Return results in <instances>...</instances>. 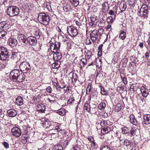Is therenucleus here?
Masks as SVG:
<instances>
[{
    "mask_svg": "<svg viewBox=\"0 0 150 150\" xmlns=\"http://www.w3.org/2000/svg\"><path fill=\"white\" fill-rule=\"evenodd\" d=\"M9 54L7 49L3 47H0V59L6 60L9 57Z\"/></svg>",
    "mask_w": 150,
    "mask_h": 150,
    "instance_id": "20e7f679",
    "label": "nucleus"
},
{
    "mask_svg": "<svg viewBox=\"0 0 150 150\" xmlns=\"http://www.w3.org/2000/svg\"><path fill=\"white\" fill-rule=\"evenodd\" d=\"M38 20L40 23L47 25L48 24L50 21V16L45 13H41L38 16Z\"/></svg>",
    "mask_w": 150,
    "mask_h": 150,
    "instance_id": "f257e3e1",
    "label": "nucleus"
},
{
    "mask_svg": "<svg viewBox=\"0 0 150 150\" xmlns=\"http://www.w3.org/2000/svg\"><path fill=\"white\" fill-rule=\"evenodd\" d=\"M120 77L124 83L126 84L127 83L126 76L125 74L124 73H120Z\"/></svg>",
    "mask_w": 150,
    "mask_h": 150,
    "instance_id": "c756f323",
    "label": "nucleus"
},
{
    "mask_svg": "<svg viewBox=\"0 0 150 150\" xmlns=\"http://www.w3.org/2000/svg\"><path fill=\"white\" fill-rule=\"evenodd\" d=\"M125 47V46L124 45H122L120 47V48L119 49V50L120 51H121L123 49V48L124 47Z\"/></svg>",
    "mask_w": 150,
    "mask_h": 150,
    "instance_id": "69168bd1",
    "label": "nucleus"
},
{
    "mask_svg": "<svg viewBox=\"0 0 150 150\" xmlns=\"http://www.w3.org/2000/svg\"><path fill=\"white\" fill-rule=\"evenodd\" d=\"M132 143L131 140H129L127 139H125L124 142V144L127 146L130 145Z\"/></svg>",
    "mask_w": 150,
    "mask_h": 150,
    "instance_id": "f704fd0d",
    "label": "nucleus"
},
{
    "mask_svg": "<svg viewBox=\"0 0 150 150\" xmlns=\"http://www.w3.org/2000/svg\"><path fill=\"white\" fill-rule=\"evenodd\" d=\"M47 91L49 93H51L52 90V88L50 86H48L46 88Z\"/></svg>",
    "mask_w": 150,
    "mask_h": 150,
    "instance_id": "3c124183",
    "label": "nucleus"
},
{
    "mask_svg": "<svg viewBox=\"0 0 150 150\" xmlns=\"http://www.w3.org/2000/svg\"><path fill=\"white\" fill-rule=\"evenodd\" d=\"M9 44L11 47H14L17 44V40L13 38H10L8 40Z\"/></svg>",
    "mask_w": 150,
    "mask_h": 150,
    "instance_id": "dca6fc26",
    "label": "nucleus"
},
{
    "mask_svg": "<svg viewBox=\"0 0 150 150\" xmlns=\"http://www.w3.org/2000/svg\"><path fill=\"white\" fill-rule=\"evenodd\" d=\"M7 112L10 117H14L17 115L16 112L14 109H11L8 110L7 111Z\"/></svg>",
    "mask_w": 150,
    "mask_h": 150,
    "instance_id": "4be33fe9",
    "label": "nucleus"
},
{
    "mask_svg": "<svg viewBox=\"0 0 150 150\" xmlns=\"http://www.w3.org/2000/svg\"><path fill=\"white\" fill-rule=\"evenodd\" d=\"M25 77L24 75L20 72L17 78L16 79L17 81L19 82H21L25 79Z\"/></svg>",
    "mask_w": 150,
    "mask_h": 150,
    "instance_id": "b1692460",
    "label": "nucleus"
},
{
    "mask_svg": "<svg viewBox=\"0 0 150 150\" xmlns=\"http://www.w3.org/2000/svg\"><path fill=\"white\" fill-rule=\"evenodd\" d=\"M70 75H72V77L71 78L72 79V81L73 83L76 82V80L78 78V77L76 73H70Z\"/></svg>",
    "mask_w": 150,
    "mask_h": 150,
    "instance_id": "bb28decb",
    "label": "nucleus"
},
{
    "mask_svg": "<svg viewBox=\"0 0 150 150\" xmlns=\"http://www.w3.org/2000/svg\"><path fill=\"white\" fill-rule=\"evenodd\" d=\"M107 122L103 120V121H101L100 123V125H106L107 124Z\"/></svg>",
    "mask_w": 150,
    "mask_h": 150,
    "instance_id": "0e129e2a",
    "label": "nucleus"
},
{
    "mask_svg": "<svg viewBox=\"0 0 150 150\" xmlns=\"http://www.w3.org/2000/svg\"><path fill=\"white\" fill-rule=\"evenodd\" d=\"M20 73L18 69H14L11 72L10 77L13 79H16Z\"/></svg>",
    "mask_w": 150,
    "mask_h": 150,
    "instance_id": "0eeeda50",
    "label": "nucleus"
},
{
    "mask_svg": "<svg viewBox=\"0 0 150 150\" xmlns=\"http://www.w3.org/2000/svg\"><path fill=\"white\" fill-rule=\"evenodd\" d=\"M23 100L21 96L18 97L16 100V104L19 105H22L23 104Z\"/></svg>",
    "mask_w": 150,
    "mask_h": 150,
    "instance_id": "393cba45",
    "label": "nucleus"
},
{
    "mask_svg": "<svg viewBox=\"0 0 150 150\" xmlns=\"http://www.w3.org/2000/svg\"><path fill=\"white\" fill-rule=\"evenodd\" d=\"M51 97H50L49 98L50 99V100H56V99H57V98L56 96H54V97L53 96H52V95H51Z\"/></svg>",
    "mask_w": 150,
    "mask_h": 150,
    "instance_id": "680f3d73",
    "label": "nucleus"
},
{
    "mask_svg": "<svg viewBox=\"0 0 150 150\" xmlns=\"http://www.w3.org/2000/svg\"><path fill=\"white\" fill-rule=\"evenodd\" d=\"M97 17L95 16H92L88 19L90 25L92 27H95L98 22Z\"/></svg>",
    "mask_w": 150,
    "mask_h": 150,
    "instance_id": "1a4fd4ad",
    "label": "nucleus"
},
{
    "mask_svg": "<svg viewBox=\"0 0 150 150\" xmlns=\"http://www.w3.org/2000/svg\"><path fill=\"white\" fill-rule=\"evenodd\" d=\"M18 54L17 53L13 52L12 53V55L11 58L13 59H17V56Z\"/></svg>",
    "mask_w": 150,
    "mask_h": 150,
    "instance_id": "a19ab883",
    "label": "nucleus"
},
{
    "mask_svg": "<svg viewBox=\"0 0 150 150\" xmlns=\"http://www.w3.org/2000/svg\"><path fill=\"white\" fill-rule=\"evenodd\" d=\"M67 31L68 34L71 37L75 36L78 33L77 29L71 26L67 27Z\"/></svg>",
    "mask_w": 150,
    "mask_h": 150,
    "instance_id": "39448f33",
    "label": "nucleus"
},
{
    "mask_svg": "<svg viewBox=\"0 0 150 150\" xmlns=\"http://www.w3.org/2000/svg\"><path fill=\"white\" fill-rule=\"evenodd\" d=\"M62 146L61 145H59V146H58L57 148H56L55 149H54V150H62Z\"/></svg>",
    "mask_w": 150,
    "mask_h": 150,
    "instance_id": "bf43d9fd",
    "label": "nucleus"
},
{
    "mask_svg": "<svg viewBox=\"0 0 150 150\" xmlns=\"http://www.w3.org/2000/svg\"><path fill=\"white\" fill-rule=\"evenodd\" d=\"M74 100V99L73 98H71L68 100L67 101V103L68 104H71L72 103V102Z\"/></svg>",
    "mask_w": 150,
    "mask_h": 150,
    "instance_id": "603ef678",
    "label": "nucleus"
},
{
    "mask_svg": "<svg viewBox=\"0 0 150 150\" xmlns=\"http://www.w3.org/2000/svg\"><path fill=\"white\" fill-rule=\"evenodd\" d=\"M41 121L42 122L41 123L44 127L47 128L50 126L51 125H52L51 122L45 117L42 118L41 119Z\"/></svg>",
    "mask_w": 150,
    "mask_h": 150,
    "instance_id": "9d476101",
    "label": "nucleus"
},
{
    "mask_svg": "<svg viewBox=\"0 0 150 150\" xmlns=\"http://www.w3.org/2000/svg\"><path fill=\"white\" fill-rule=\"evenodd\" d=\"M17 39L18 41L21 43V44L22 43H25L26 42L27 40L26 37L23 34H21L18 35Z\"/></svg>",
    "mask_w": 150,
    "mask_h": 150,
    "instance_id": "2eb2a0df",
    "label": "nucleus"
},
{
    "mask_svg": "<svg viewBox=\"0 0 150 150\" xmlns=\"http://www.w3.org/2000/svg\"><path fill=\"white\" fill-rule=\"evenodd\" d=\"M64 110L63 109H61L59 110L58 111V113L59 114L61 115H63L64 114Z\"/></svg>",
    "mask_w": 150,
    "mask_h": 150,
    "instance_id": "79ce46f5",
    "label": "nucleus"
},
{
    "mask_svg": "<svg viewBox=\"0 0 150 150\" xmlns=\"http://www.w3.org/2000/svg\"><path fill=\"white\" fill-rule=\"evenodd\" d=\"M81 61L83 63V64L85 65L86 64V59L84 58H82L81 59Z\"/></svg>",
    "mask_w": 150,
    "mask_h": 150,
    "instance_id": "4d7b16f0",
    "label": "nucleus"
},
{
    "mask_svg": "<svg viewBox=\"0 0 150 150\" xmlns=\"http://www.w3.org/2000/svg\"><path fill=\"white\" fill-rule=\"evenodd\" d=\"M7 34L6 32L5 31H2L0 32V38H2L4 37Z\"/></svg>",
    "mask_w": 150,
    "mask_h": 150,
    "instance_id": "ea45409f",
    "label": "nucleus"
},
{
    "mask_svg": "<svg viewBox=\"0 0 150 150\" xmlns=\"http://www.w3.org/2000/svg\"><path fill=\"white\" fill-rule=\"evenodd\" d=\"M34 34L36 37V38H37L38 39L39 38L40 36L41 35V33L38 30L35 31Z\"/></svg>",
    "mask_w": 150,
    "mask_h": 150,
    "instance_id": "473e14b6",
    "label": "nucleus"
},
{
    "mask_svg": "<svg viewBox=\"0 0 150 150\" xmlns=\"http://www.w3.org/2000/svg\"><path fill=\"white\" fill-rule=\"evenodd\" d=\"M148 8L146 4L143 5L140 9V13L142 16H146L148 12Z\"/></svg>",
    "mask_w": 150,
    "mask_h": 150,
    "instance_id": "9b49d317",
    "label": "nucleus"
},
{
    "mask_svg": "<svg viewBox=\"0 0 150 150\" xmlns=\"http://www.w3.org/2000/svg\"><path fill=\"white\" fill-rule=\"evenodd\" d=\"M19 68L20 71L22 72L26 73L30 71V67L28 62H23L20 64Z\"/></svg>",
    "mask_w": 150,
    "mask_h": 150,
    "instance_id": "7ed1b4c3",
    "label": "nucleus"
},
{
    "mask_svg": "<svg viewBox=\"0 0 150 150\" xmlns=\"http://www.w3.org/2000/svg\"><path fill=\"white\" fill-rule=\"evenodd\" d=\"M27 42L31 45H35L37 42L36 38L32 36L28 37L27 39Z\"/></svg>",
    "mask_w": 150,
    "mask_h": 150,
    "instance_id": "f8f14e48",
    "label": "nucleus"
},
{
    "mask_svg": "<svg viewBox=\"0 0 150 150\" xmlns=\"http://www.w3.org/2000/svg\"><path fill=\"white\" fill-rule=\"evenodd\" d=\"M122 109L121 105L120 103L117 104L115 108V111L118 112L120 111Z\"/></svg>",
    "mask_w": 150,
    "mask_h": 150,
    "instance_id": "2f4dec72",
    "label": "nucleus"
},
{
    "mask_svg": "<svg viewBox=\"0 0 150 150\" xmlns=\"http://www.w3.org/2000/svg\"><path fill=\"white\" fill-rule=\"evenodd\" d=\"M19 12V9L16 6H10L8 7L7 10L8 15L11 17L18 15Z\"/></svg>",
    "mask_w": 150,
    "mask_h": 150,
    "instance_id": "f03ea898",
    "label": "nucleus"
},
{
    "mask_svg": "<svg viewBox=\"0 0 150 150\" xmlns=\"http://www.w3.org/2000/svg\"><path fill=\"white\" fill-rule=\"evenodd\" d=\"M84 108L85 110H86L88 112L90 111V106L88 103H85V104Z\"/></svg>",
    "mask_w": 150,
    "mask_h": 150,
    "instance_id": "4c0bfd02",
    "label": "nucleus"
},
{
    "mask_svg": "<svg viewBox=\"0 0 150 150\" xmlns=\"http://www.w3.org/2000/svg\"><path fill=\"white\" fill-rule=\"evenodd\" d=\"M91 89V84L90 83L88 84L87 87L86 88V93L87 94H89Z\"/></svg>",
    "mask_w": 150,
    "mask_h": 150,
    "instance_id": "e433bc0d",
    "label": "nucleus"
},
{
    "mask_svg": "<svg viewBox=\"0 0 150 150\" xmlns=\"http://www.w3.org/2000/svg\"><path fill=\"white\" fill-rule=\"evenodd\" d=\"M91 42L90 39H86V44L88 45L91 44Z\"/></svg>",
    "mask_w": 150,
    "mask_h": 150,
    "instance_id": "052dcab7",
    "label": "nucleus"
},
{
    "mask_svg": "<svg viewBox=\"0 0 150 150\" xmlns=\"http://www.w3.org/2000/svg\"><path fill=\"white\" fill-rule=\"evenodd\" d=\"M75 23L76 24L79 26H80L81 25V23L78 21H75Z\"/></svg>",
    "mask_w": 150,
    "mask_h": 150,
    "instance_id": "338daca9",
    "label": "nucleus"
},
{
    "mask_svg": "<svg viewBox=\"0 0 150 150\" xmlns=\"http://www.w3.org/2000/svg\"><path fill=\"white\" fill-rule=\"evenodd\" d=\"M54 53L53 56V59L54 60L58 61L62 58V55L61 53L58 52Z\"/></svg>",
    "mask_w": 150,
    "mask_h": 150,
    "instance_id": "412c9836",
    "label": "nucleus"
},
{
    "mask_svg": "<svg viewBox=\"0 0 150 150\" xmlns=\"http://www.w3.org/2000/svg\"><path fill=\"white\" fill-rule=\"evenodd\" d=\"M70 2L74 6H77L79 4V1L76 0H69Z\"/></svg>",
    "mask_w": 150,
    "mask_h": 150,
    "instance_id": "72a5a7b5",
    "label": "nucleus"
},
{
    "mask_svg": "<svg viewBox=\"0 0 150 150\" xmlns=\"http://www.w3.org/2000/svg\"><path fill=\"white\" fill-rule=\"evenodd\" d=\"M36 109L39 112L43 113L45 111V106L42 104H38L37 105Z\"/></svg>",
    "mask_w": 150,
    "mask_h": 150,
    "instance_id": "f3484780",
    "label": "nucleus"
},
{
    "mask_svg": "<svg viewBox=\"0 0 150 150\" xmlns=\"http://www.w3.org/2000/svg\"><path fill=\"white\" fill-rule=\"evenodd\" d=\"M11 132L14 136L19 137L21 134V131L19 128L17 127H15L11 129Z\"/></svg>",
    "mask_w": 150,
    "mask_h": 150,
    "instance_id": "6e6552de",
    "label": "nucleus"
},
{
    "mask_svg": "<svg viewBox=\"0 0 150 150\" xmlns=\"http://www.w3.org/2000/svg\"><path fill=\"white\" fill-rule=\"evenodd\" d=\"M9 26V24L5 21H3L0 23V28L1 30H5Z\"/></svg>",
    "mask_w": 150,
    "mask_h": 150,
    "instance_id": "a211bd4d",
    "label": "nucleus"
},
{
    "mask_svg": "<svg viewBox=\"0 0 150 150\" xmlns=\"http://www.w3.org/2000/svg\"><path fill=\"white\" fill-rule=\"evenodd\" d=\"M150 55V52H147L145 53V56L146 59H149Z\"/></svg>",
    "mask_w": 150,
    "mask_h": 150,
    "instance_id": "864d4df0",
    "label": "nucleus"
},
{
    "mask_svg": "<svg viewBox=\"0 0 150 150\" xmlns=\"http://www.w3.org/2000/svg\"><path fill=\"white\" fill-rule=\"evenodd\" d=\"M90 37L91 40L93 42L96 41L98 37V31L94 30L90 33Z\"/></svg>",
    "mask_w": 150,
    "mask_h": 150,
    "instance_id": "ddd939ff",
    "label": "nucleus"
},
{
    "mask_svg": "<svg viewBox=\"0 0 150 150\" xmlns=\"http://www.w3.org/2000/svg\"><path fill=\"white\" fill-rule=\"evenodd\" d=\"M126 32L125 31H122L120 32V35L119 36V38L122 40H124L125 39L126 37Z\"/></svg>",
    "mask_w": 150,
    "mask_h": 150,
    "instance_id": "7c9ffc66",
    "label": "nucleus"
},
{
    "mask_svg": "<svg viewBox=\"0 0 150 150\" xmlns=\"http://www.w3.org/2000/svg\"><path fill=\"white\" fill-rule=\"evenodd\" d=\"M111 131L110 128L108 127H104L101 130L102 133L103 134L109 133Z\"/></svg>",
    "mask_w": 150,
    "mask_h": 150,
    "instance_id": "cd10ccee",
    "label": "nucleus"
},
{
    "mask_svg": "<svg viewBox=\"0 0 150 150\" xmlns=\"http://www.w3.org/2000/svg\"><path fill=\"white\" fill-rule=\"evenodd\" d=\"M109 14L110 15H114V16H116V14L115 13L112 11V10H110L108 12Z\"/></svg>",
    "mask_w": 150,
    "mask_h": 150,
    "instance_id": "de8ad7c7",
    "label": "nucleus"
},
{
    "mask_svg": "<svg viewBox=\"0 0 150 150\" xmlns=\"http://www.w3.org/2000/svg\"><path fill=\"white\" fill-rule=\"evenodd\" d=\"M15 20L14 19H11L9 20V25H12L14 23Z\"/></svg>",
    "mask_w": 150,
    "mask_h": 150,
    "instance_id": "49530a36",
    "label": "nucleus"
},
{
    "mask_svg": "<svg viewBox=\"0 0 150 150\" xmlns=\"http://www.w3.org/2000/svg\"><path fill=\"white\" fill-rule=\"evenodd\" d=\"M115 19V16H113V17L112 16H110L107 18L106 21L108 23H112Z\"/></svg>",
    "mask_w": 150,
    "mask_h": 150,
    "instance_id": "c85d7f7f",
    "label": "nucleus"
},
{
    "mask_svg": "<svg viewBox=\"0 0 150 150\" xmlns=\"http://www.w3.org/2000/svg\"><path fill=\"white\" fill-rule=\"evenodd\" d=\"M128 131V129L126 127H124L122 128V132L124 134H126L127 133Z\"/></svg>",
    "mask_w": 150,
    "mask_h": 150,
    "instance_id": "c03bdc74",
    "label": "nucleus"
},
{
    "mask_svg": "<svg viewBox=\"0 0 150 150\" xmlns=\"http://www.w3.org/2000/svg\"><path fill=\"white\" fill-rule=\"evenodd\" d=\"M3 145L5 148L7 149L9 148V144L8 143L4 142L3 143Z\"/></svg>",
    "mask_w": 150,
    "mask_h": 150,
    "instance_id": "8fccbe9b",
    "label": "nucleus"
},
{
    "mask_svg": "<svg viewBox=\"0 0 150 150\" xmlns=\"http://www.w3.org/2000/svg\"><path fill=\"white\" fill-rule=\"evenodd\" d=\"M136 130L135 129H132L130 132V134H131V136L135 134V132H136Z\"/></svg>",
    "mask_w": 150,
    "mask_h": 150,
    "instance_id": "09e8293b",
    "label": "nucleus"
},
{
    "mask_svg": "<svg viewBox=\"0 0 150 150\" xmlns=\"http://www.w3.org/2000/svg\"><path fill=\"white\" fill-rule=\"evenodd\" d=\"M57 30L59 32H61V31L60 29L58 27H57L56 28Z\"/></svg>",
    "mask_w": 150,
    "mask_h": 150,
    "instance_id": "774afa93",
    "label": "nucleus"
},
{
    "mask_svg": "<svg viewBox=\"0 0 150 150\" xmlns=\"http://www.w3.org/2000/svg\"><path fill=\"white\" fill-rule=\"evenodd\" d=\"M144 123L146 125L150 124V114H145L144 115Z\"/></svg>",
    "mask_w": 150,
    "mask_h": 150,
    "instance_id": "6ab92c4d",
    "label": "nucleus"
},
{
    "mask_svg": "<svg viewBox=\"0 0 150 150\" xmlns=\"http://www.w3.org/2000/svg\"><path fill=\"white\" fill-rule=\"evenodd\" d=\"M130 121L131 122L133 125H136L137 124V122L135 119L134 116L132 114L130 115L129 116Z\"/></svg>",
    "mask_w": 150,
    "mask_h": 150,
    "instance_id": "a878e982",
    "label": "nucleus"
},
{
    "mask_svg": "<svg viewBox=\"0 0 150 150\" xmlns=\"http://www.w3.org/2000/svg\"><path fill=\"white\" fill-rule=\"evenodd\" d=\"M117 7L116 6H115L113 8V9H112V11L115 13L116 14L117 13Z\"/></svg>",
    "mask_w": 150,
    "mask_h": 150,
    "instance_id": "5fc2aeb1",
    "label": "nucleus"
},
{
    "mask_svg": "<svg viewBox=\"0 0 150 150\" xmlns=\"http://www.w3.org/2000/svg\"><path fill=\"white\" fill-rule=\"evenodd\" d=\"M101 93L103 95H106L107 94V93L104 90L103 87L101 88Z\"/></svg>",
    "mask_w": 150,
    "mask_h": 150,
    "instance_id": "a18cd8bd",
    "label": "nucleus"
},
{
    "mask_svg": "<svg viewBox=\"0 0 150 150\" xmlns=\"http://www.w3.org/2000/svg\"><path fill=\"white\" fill-rule=\"evenodd\" d=\"M141 92L143 96L146 97L148 95L149 91L145 86H142L140 88Z\"/></svg>",
    "mask_w": 150,
    "mask_h": 150,
    "instance_id": "4468645a",
    "label": "nucleus"
},
{
    "mask_svg": "<svg viewBox=\"0 0 150 150\" xmlns=\"http://www.w3.org/2000/svg\"><path fill=\"white\" fill-rule=\"evenodd\" d=\"M48 100L50 103L52 104L56 102V100H50V99L49 98H48Z\"/></svg>",
    "mask_w": 150,
    "mask_h": 150,
    "instance_id": "6e6d98bb",
    "label": "nucleus"
},
{
    "mask_svg": "<svg viewBox=\"0 0 150 150\" xmlns=\"http://www.w3.org/2000/svg\"><path fill=\"white\" fill-rule=\"evenodd\" d=\"M28 125H23V130L25 131H28Z\"/></svg>",
    "mask_w": 150,
    "mask_h": 150,
    "instance_id": "13d9d810",
    "label": "nucleus"
},
{
    "mask_svg": "<svg viewBox=\"0 0 150 150\" xmlns=\"http://www.w3.org/2000/svg\"><path fill=\"white\" fill-rule=\"evenodd\" d=\"M127 8V5L124 2H121L119 5V8L121 12L124 11Z\"/></svg>",
    "mask_w": 150,
    "mask_h": 150,
    "instance_id": "5701e85b",
    "label": "nucleus"
},
{
    "mask_svg": "<svg viewBox=\"0 0 150 150\" xmlns=\"http://www.w3.org/2000/svg\"><path fill=\"white\" fill-rule=\"evenodd\" d=\"M63 8L64 11L67 13H68L72 9L70 5L67 3H65L64 4Z\"/></svg>",
    "mask_w": 150,
    "mask_h": 150,
    "instance_id": "aec40b11",
    "label": "nucleus"
},
{
    "mask_svg": "<svg viewBox=\"0 0 150 150\" xmlns=\"http://www.w3.org/2000/svg\"><path fill=\"white\" fill-rule=\"evenodd\" d=\"M100 150H110V148L108 146H104Z\"/></svg>",
    "mask_w": 150,
    "mask_h": 150,
    "instance_id": "37998d69",
    "label": "nucleus"
},
{
    "mask_svg": "<svg viewBox=\"0 0 150 150\" xmlns=\"http://www.w3.org/2000/svg\"><path fill=\"white\" fill-rule=\"evenodd\" d=\"M103 6V11L104 12H106L108 10V8L107 6H105V4L104 3L102 4Z\"/></svg>",
    "mask_w": 150,
    "mask_h": 150,
    "instance_id": "58836bf2",
    "label": "nucleus"
},
{
    "mask_svg": "<svg viewBox=\"0 0 150 150\" xmlns=\"http://www.w3.org/2000/svg\"><path fill=\"white\" fill-rule=\"evenodd\" d=\"M88 139L89 141L91 142L93 141V138L92 137H88Z\"/></svg>",
    "mask_w": 150,
    "mask_h": 150,
    "instance_id": "e2e57ef3",
    "label": "nucleus"
},
{
    "mask_svg": "<svg viewBox=\"0 0 150 150\" xmlns=\"http://www.w3.org/2000/svg\"><path fill=\"white\" fill-rule=\"evenodd\" d=\"M60 43L58 42L51 44L50 48L52 52L54 53L57 52L60 48Z\"/></svg>",
    "mask_w": 150,
    "mask_h": 150,
    "instance_id": "423d86ee",
    "label": "nucleus"
},
{
    "mask_svg": "<svg viewBox=\"0 0 150 150\" xmlns=\"http://www.w3.org/2000/svg\"><path fill=\"white\" fill-rule=\"evenodd\" d=\"M105 104L104 103H101L98 106V108L100 110H104L105 107Z\"/></svg>",
    "mask_w": 150,
    "mask_h": 150,
    "instance_id": "c9c22d12",
    "label": "nucleus"
}]
</instances>
